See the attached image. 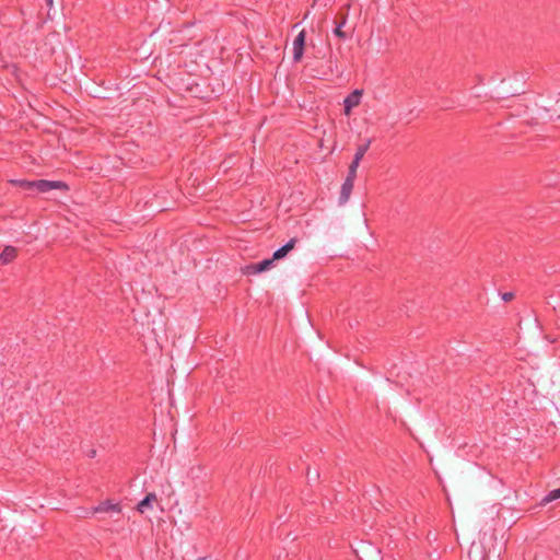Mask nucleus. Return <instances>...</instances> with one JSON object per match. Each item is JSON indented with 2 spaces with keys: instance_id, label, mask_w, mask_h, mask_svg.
<instances>
[{
  "instance_id": "nucleus-19",
  "label": "nucleus",
  "mask_w": 560,
  "mask_h": 560,
  "mask_svg": "<svg viewBox=\"0 0 560 560\" xmlns=\"http://www.w3.org/2000/svg\"><path fill=\"white\" fill-rule=\"evenodd\" d=\"M349 9H350V5L348 4V5L346 7V13H347V14H348V12H349Z\"/></svg>"
},
{
  "instance_id": "nucleus-4",
  "label": "nucleus",
  "mask_w": 560,
  "mask_h": 560,
  "mask_svg": "<svg viewBox=\"0 0 560 560\" xmlns=\"http://www.w3.org/2000/svg\"><path fill=\"white\" fill-rule=\"evenodd\" d=\"M353 185H354V178L347 177L345 183L341 186L340 198H339L340 203H346L350 199V196H351V192L353 189Z\"/></svg>"
},
{
  "instance_id": "nucleus-15",
  "label": "nucleus",
  "mask_w": 560,
  "mask_h": 560,
  "mask_svg": "<svg viewBox=\"0 0 560 560\" xmlns=\"http://www.w3.org/2000/svg\"><path fill=\"white\" fill-rule=\"evenodd\" d=\"M502 299H503V301H505V302H510V301H512V300L514 299V293H512V292H506V293H504V294L502 295Z\"/></svg>"
},
{
  "instance_id": "nucleus-11",
  "label": "nucleus",
  "mask_w": 560,
  "mask_h": 560,
  "mask_svg": "<svg viewBox=\"0 0 560 560\" xmlns=\"http://www.w3.org/2000/svg\"><path fill=\"white\" fill-rule=\"evenodd\" d=\"M360 161L361 160H357V158L353 159V161L351 162L350 166H349V172H348V176L347 177H350V178H354L357 177V171H358V167H359V164H360Z\"/></svg>"
},
{
  "instance_id": "nucleus-16",
  "label": "nucleus",
  "mask_w": 560,
  "mask_h": 560,
  "mask_svg": "<svg viewBox=\"0 0 560 560\" xmlns=\"http://www.w3.org/2000/svg\"><path fill=\"white\" fill-rule=\"evenodd\" d=\"M345 106V115L349 116L351 114L352 107L348 104H343Z\"/></svg>"
},
{
  "instance_id": "nucleus-8",
  "label": "nucleus",
  "mask_w": 560,
  "mask_h": 560,
  "mask_svg": "<svg viewBox=\"0 0 560 560\" xmlns=\"http://www.w3.org/2000/svg\"><path fill=\"white\" fill-rule=\"evenodd\" d=\"M363 95L362 90H354L349 96L343 100V104H348L352 108L359 106L361 97Z\"/></svg>"
},
{
  "instance_id": "nucleus-18",
  "label": "nucleus",
  "mask_w": 560,
  "mask_h": 560,
  "mask_svg": "<svg viewBox=\"0 0 560 560\" xmlns=\"http://www.w3.org/2000/svg\"><path fill=\"white\" fill-rule=\"evenodd\" d=\"M46 2H47L48 5L52 4V0H46Z\"/></svg>"
},
{
  "instance_id": "nucleus-14",
  "label": "nucleus",
  "mask_w": 560,
  "mask_h": 560,
  "mask_svg": "<svg viewBox=\"0 0 560 560\" xmlns=\"http://www.w3.org/2000/svg\"><path fill=\"white\" fill-rule=\"evenodd\" d=\"M257 268H258V264L249 265V266H247V267L244 269V273H246V275H256V273H259V270H256Z\"/></svg>"
},
{
  "instance_id": "nucleus-7",
  "label": "nucleus",
  "mask_w": 560,
  "mask_h": 560,
  "mask_svg": "<svg viewBox=\"0 0 560 560\" xmlns=\"http://www.w3.org/2000/svg\"><path fill=\"white\" fill-rule=\"evenodd\" d=\"M16 255H18V250L15 247L5 246L0 254V261L3 265L10 264L11 261H13L15 259Z\"/></svg>"
},
{
  "instance_id": "nucleus-10",
  "label": "nucleus",
  "mask_w": 560,
  "mask_h": 560,
  "mask_svg": "<svg viewBox=\"0 0 560 560\" xmlns=\"http://www.w3.org/2000/svg\"><path fill=\"white\" fill-rule=\"evenodd\" d=\"M370 144L371 140H368L366 143L359 145L354 154V158H357V160H362L364 154L369 150Z\"/></svg>"
},
{
  "instance_id": "nucleus-1",
  "label": "nucleus",
  "mask_w": 560,
  "mask_h": 560,
  "mask_svg": "<svg viewBox=\"0 0 560 560\" xmlns=\"http://www.w3.org/2000/svg\"><path fill=\"white\" fill-rule=\"evenodd\" d=\"M13 184L20 186L22 189L26 191H37V192H48L51 189H62L68 190V185L61 180H46V179H36V180H26L20 179L12 182Z\"/></svg>"
},
{
  "instance_id": "nucleus-6",
  "label": "nucleus",
  "mask_w": 560,
  "mask_h": 560,
  "mask_svg": "<svg viewBox=\"0 0 560 560\" xmlns=\"http://www.w3.org/2000/svg\"><path fill=\"white\" fill-rule=\"evenodd\" d=\"M158 502V495L154 492H150L145 495L143 500H141L137 505V511L141 514L145 512L147 509H150L153 503Z\"/></svg>"
},
{
  "instance_id": "nucleus-3",
  "label": "nucleus",
  "mask_w": 560,
  "mask_h": 560,
  "mask_svg": "<svg viewBox=\"0 0 560 560\" xmlns=\"http://www.w3.org/2000/svg\"><path fill=\"white\" fill-rule=\"evenodd\" d=\"M121 510L122 509L119 503H115L112 500H106L95 506L93 509V513H120Z\"/></svg>"
},
{
  "instance_id": "nucleus-5",
  "label": "nucleus",
  "mask_w": 560,
  "mask_h": 560,
  "mask_svg": "<svg viewBox=\"0 0 560 560\" xmlns=\"http://www.w3.org/2000/svg\"><path fill=\"white\" fill-rule=\"evenodd\" d=\"M296 243H298V240L295 237L291 238L284 246L277 249L273 253V255H272L273 259L279 260V259L284 258L295 247Z\"/></svg>"
},
{
  "instance_id": "nucleus-9",
  "label": "nucleus",
  "mask_w": 560,
  "mask_h": 560,
  "mask_svg": "<svg viewBox=\"0 0 560 560\" xmlns=\"http://www.w3.org/2000/svg\"><path fill=\"white\" fill-rule=\"evenodd\" d=\"M347 19H348V14L341 13V14H339V21L338 22L336 21L337 26H336L334 33L339 38H347V36H348L347 33L345 31H342V26L346 24Z\"/></svg>"
},
{
  "instance_id": "nucleus-12",
  "label": "nucleus",
  "mask_w": 560,
  "mask_h": 560,
  "mask_svg": "<svg viewBox=\"0 0 560 560\" xmlns=\"http://www.w3.org/2000/svg\"><path fill=\"white\" fill-rule=\"evenodd\" d=\"M560 498V488L559 489H556V490H552L547 497H545L542 499V504H547L553 500H557Z\"/></svg>"
},
{
  "instance_id": "nucleus-2",
  "label": "nucleus",
  "mask_w": 560,
  "mask_h": 560,
  "mask_svg": "<svg viewBox=\"0 0 560 560\" xmlns=\"http://www.w3.org/2000/svg\"><path fill=\"white\" fill-rule=\"evenodd\" d=\"M305 38H306V33L304 30H302L298 34L295 39L293 40L292 49H293V59L295 62L301 61V59L303 57L304 47H305Z\"/></svg>"
},
{
  "instance_id": "nucleus-17",
  "label": "nucleus",
  "mask_w": 560,
  "mask_h": 560,
  "mask_svg": "<svg viewBox=\"0 0 560 560\" xmlns=\"http://www.w3.org/2000/svg\"><path fill=\"white\" fill-rule=\"evenodd\" d=\"M88 456L89 457H95L96 456V450H94V448L90 450L89 453H88Z\"/></svg>"
},
{
  "instance_id": "nucleus-13",
  "label": "nucleus",
  "mask_w": 560,
  "mask_h": 560,
  "mask_svg": "<svg viewBox=\"0 0 560 560\" xmlns=\"http://www.w3.org/2000/svg\"><path fill=\"white\" fill-rule=\"evenodd\" d=\"M275 259L273 257L271 259H266L260 262H258V268L256 270H259V272L266 271L270 268V266L273 264Z\"/></svg>"
},
{
  "instance_id": "nucleus-20",
  "label": "nucleus",
  "mask_w": 560,
  "mask_h": 560,
  "mask_svg": "<svg viewBox=\"0 0 560 560\" xmlns=\"http://www.w3.org/2000/svg\"><path fill=\"white\" fill-rule=\"evenodd\" d=\"M199 560H205V559H199Z\"/></svg>"
}]
</instances>
